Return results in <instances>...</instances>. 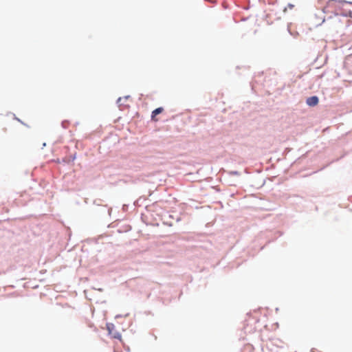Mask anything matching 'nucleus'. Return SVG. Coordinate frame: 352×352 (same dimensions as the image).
<instances>
[{
  "mask_svg": "<svg viewBox=\"0 0 352 352\" xmlns=\"http://www.w3.org/2000/svg\"><path fill=\"white\" fill-rule=\"evenodd\" d=\"M163 111H164V109L162 107H158V108L155 109L154 111H153L152 115H151V120L154 122L158 121V119H157L155 117L157 115L162 113Z\"/></svg>",
  "mask_w": 352,
  "mask_h": 352,
  "instance_id": "nucleus-3",
  "label": "nucleus"
},
{
  "mask_svg": "<svg viewBox=\"0 0 352 352\" xmlns=\"http://www.w3.org/2000/svg\"><path fill=\"white\" fill-rule=\"evenodd\" d=\"M318 102L319 99L316 96L308 98L306 101L307 105L310 107L316 106L318 104Z\"/></svg>",
  "mask_w": 352,
  "mask_h": 352,
  "instance_id": "nucleus-2",
  "label": "nucleus"
},
{
  "mask_svg": "<svg viewBox=\"0 0 352 352\" xmlns=\"http://www.w3.org/2000/svg\"><path fill=\"white\" fill-rule=\"evenodd\" d=\"M287 7L289 8V9H292L294 8V5L292 4H288Z\"/></svg>",
  "mask_w": 352,
  "mask_h": 352,
  "instance_id": "nucleus-4",
  "label": "nucleus"
},
{
  "mask_svg": "<svg viewBox=\"0 0 352 352\" xmlns=\"http://www.w3.org/2000/svg\"><path fill=\"white\" fill-rule=\"evenodd\" d=\"M107 330L108 331L109 335L114 339L119 340L120 341H122V335L120 333L117 331L116 330V327L112 323H108L107 324Z\"/></svg>",
  "mask_w": 352,
  "mask_h": 352,
  "instance_id": "nucleus-1",
  "label": "nucleus"
},
{
  "mask_svg": "<svg viewBox=\"0 0 352 352\" xmlns=\"http://www.w3.org/2000/svg\"><path fill=\"white\" fill-rule=\"evenodd\" d=\"M351 14L352 12H349V16H351Z\"/></svg>",
  "mask_w": 352,
  "mask_h": 352,
  "instance_id": "nucleus-5",
  "label": "nucleus"
}]
</instances>
